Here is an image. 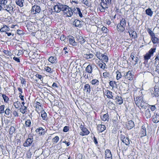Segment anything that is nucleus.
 Wrapping results in <instances>:
<instances>
[{
    "label": "nucleus",
    "instance_id": "obj_1",
    "mask_svg": "<svg viewBox=\"0 0 159 159\" xmlns=\"http://www.w3.org/2000/svg\"><path fill=\"white\" fill-rule=\"evenodd\" d=\"M135 102L136 105L140 108L146 109L148 105L144 100L142 96L137 97L134 98Z\"/></svg>",
    "mask_w": 159,
    "mask_h": 159
},
{
    "label": "nucleus",
    "instance_id": "obj_2",
    "mask_svg": "<svg viewBox=\"0 0 159 159\" xmlns=\"http://www.w3.org/2000/svg\"><path fill=\"white\" fill-rule=\"evenodd\" d=\"M126 25V22L125 19L122 18L120 20V22L117 25V31L120 32H123L125 30Z\"/></svg>",
    "mask_w": 159,
    "mask_h": 159
},
{
    "label": "nucleus",
    "instance_id": "obj_3",
    "mask_svg": "<svg viewBox=\"0 0 159 159\" xmlns=\"http://www.w3.org/2000/svg\"><path fill=\"white\" fill-rule=\"evenodd\" d=\"M134 75L133 72L131 70H129L126 72V74H125L123 75V78L127 79L130 80H132L133 79Z\"/></svg>",
    "mask_w": 159,
    "mask_h": 159
},
{
    "label": "nucleus",
    "instance_id": "obj_4",
    "mask_svg": "<svg viewBox=\"0 0 159 159\" xmlns=\"http://www.w3.org/2000/svg\"><path fill=\"white\" fill-rule=\"evenodd\" d=\"M33 142V136L31 135H29L28 138L23 144L24 147H28L30 146Z\"/></svg>",
    "mask_w": 159,
    "mask_h": 159
},
{
    "label": "nucleus",
    "instance_id": "obj_5",
    "mask_svg": "<svg viewBox=\"0 0 159 159\" xmlns=\"http://www.w3.org/2000/svg\"><path fill=\"white\" fill-rule=\"evenodd\" d=\"M41 11V8L39 6L35 4L32 7L31 11L33 14H36L39 13Z\"/></svg>",
    "mask_w": 159,
    "mask_h": 159
},
{
    "label": "nucleus",
    "instance_id": "obj_6",
    "mask_svg": "<svg viewBox=\"0 0 159 159\" xmlns=\"http://www.w3.org/2000/svg\"><path fill=\"white\" fill-rule=\"evenodd\" d=\"M67 39L70 44L73 46L77 45V43L75 41V38L73 36L69 35L67 37Z\"/></svg>",
    "mask_w": 159,
    "mask_h": 159
},
{
    "label": "nucleus",
    "instance_id": "obj_7",
    "mask_svg": "<svg viewBox=\"0 0 159 159\" xmlns=\"http://www.w3.org/2000/svg\"><path fill=\"white\" fill-rule=\"evenodd\" d=\"M120 139L123 143H125L126 145H128L130 144L129 140L128 137L125 136L124 135L121 134Z\"/></svg>",
    "mask_w": 159,
    "mask_h": 159
},
{
    "label": "nucleus",
    "instance_id": "obj_8",
    "mask_svg": "<svg viewBox=\"0 0 159 159\" xmlns=\"http://www.w3.org/2000/svg\"><path fill=\"white\" fill-rule=\"evenodd\" d=\"M104 94L106 95L107 98L110 99H114L115 97H113L112 93L108 90H105V91H103Z\"/></svg>",
    "mask_w": 159,
    "mask_h": 159
},
{
    "label": "nucleus",
    "instance_id": "obj_9",
    "mask_svg": "<svg viewBox=\"0 0 159 159\" xmlns=\"http://www.w3.org/2000/svg\"><path fill=\"white\" fill-rule=\"evenodd\" d=\"M63 15H65L67 17H70L73 15V12L71 9L69 7L66 11L63 13Z\"/></svg>",
    "mask_w": 159,
    "mask_h": 159
},
{
    "label": "nucleus",
    "instance_id": "obj_10",
    "mask_svg": "<svg viewBox=\"0 0 159 159\" xmlns=\"http://www.w3.org/2000/svg\"><path fill=\"white\" fill-rule=\"evenodd\" d=\"M94 68V66L92 64H89L86 68V71L88 73L91 74Z\"/></svg>",
    "mask_w": 159,
    "mask_h": 159
},
{
    "label": "nucleus",
    "instance_id": "obj_11",
    "mask_svg": "<svg viewBox=\"0 0 159 159\" xmlns=\"http://www.w3.org/2000/svg\"><path fill=\"white\" fill-rule=\"evenodd\" d=\"M3 9L7 11L8 12H11L13 11V8L10 4H7L3 7Z\"/></svg>",
    "mask_w": 159,
    "mask_h": 159
},
{
    "label": "nucleus",
    "instance_id": "obj_12",
    "mask_svg": "<svg viewBox=\"0 0 159 159\" xmlns=\"http://www.w3.org/2000/svg\"><path fill=\"white\" fill-rule=\"evenodd\" d=\"M139 134L141 135V137L146 135V129L144 125L142 126Z\"/></svg>",
    "mask_w": 159,
    "mask_h": 159
},
{
    "label": "nucleus",
    "instance_id": "obj_13",
    "mask_svg": "<svg viewBox=\"0 0 159 159\" xmlns=\"http://www.w3.org/2000/svg\"><path fill=\"white\" fill-rule=\"evenodd\" d=\"M62 4L58 3L54 7V9L56 12L59 13L61 11Z\"/></svg>",
    "mask_w": 159,
    "mask_h": 159
},
{
    "label": "nucleus",
    "instance_id": "obj_14",
    "mask_svg": "<svg viewBox=\"0 0 159 159\" xmlns=\"http://www.w3.org/2000/svg\"><path fill=\"white\" fill-rule=\"evenodd\" d=\"M81 130V131L80 133V134L81 136L87 135L89 133V131L86 127L82 129Z\"/></svg>",
    "mask_w": 159,
    "mask_h": 159
},
{
    "label": "nucleus",
    "instance_id": "obj_15",
    "mask_svg": "<svg viewBox=\"0 0 159 159\" xmlns=\"http://www.w3.org/2000/svg\"><path fill=\"white\" fill-rule=\"evenodd\" d=\"M153 121L155 123H157L159 121V114L154 113V115L152 116Z\"/></svg>",
    "mask_w": 159,
    "mask_h": 159
},
{
    "label": "nucleus",
    "instance_id": "obj_16",
    "mask_svg": "<svg viewBox=\"0 0 159 159\" xmlns=\"http://www.w3.org/2000/svg\"><path fill=\"white\" fill-rule=\"evenodd\" d=\"M78 42L81 44H82L84 43L86 41L85 39L86 38H84L81 36H78L77 37Z\"/></svg>",
    "mask_w": 159,
    "mask_h": 159
},
{
    "label": "nucleus",
    "instance_id": "obj_17",
    "mask_svg": "<svg viewBox=\"0 0 159 159\" xmlns=\"http://www.w3.org/2000/svg\"><path fill=\"white\" fill-rule=\"evenodd\" d=\"M134 123L132 120L128 121V123L126 124V127L129 130L132 129L134 127Z\"/></svg>",
    "mask_w": 159,
    "mask_h": 159
},
{
    "label": "nucleus",
    "instance_id": "obj_18",
    "mask_svg": "<svg viewBox=\"0 0 159 159\" xmlns=\"http://www.w3.org/2000/svg\"><path fill=\"white\" fill-rule=\"evenodd\" d=\"M153 113L149 109H147L145 111V116L147 119L150 118L151 117V115Z\"/></svg>",
    "mask_w": 159,
    "mask_h": 159
},
{
    "label": "nucleus",
    "instance_id": "obj_19",
    "mask_svg": "<svg viewBox=\"0 0 159 159\" xmlns=\"http://www.w3.org/2000/svg\"><path fill=\"white\" fill-rule=\"evenodd\" d=\"M117 103L119 104H121L123 103V100L122 97L120 96H117L116 97L114 98Z\"/></svg>",
    "mask_w": 159,
    "mask_h": 159
},
{
    "label": "nucleus",
    "instance_id": "obj_20",
    "mask_svg": "<svg viewBox=\"0 0 159 159\" xmlns=\"http://www.w3.org/2000/svg\"><path fill=\"white\" fill-rule=\"evenodd\" d=\"M105 126L104 125L99 124L98 125L97 129L99 132H102L106 129Z\"/></svg>",
    "mask_w": 159,
    "mask_h": 159
},
{
    "label": "nucleus",
    "instance_id": "obj_21",
    "mask_svg": "<svg viewBox=\"0 0 159 159\" xmlns=\"http://www.w3.org/2000/svg\"><path fill=\"white\" fill-rule=\"evenodd\" d=\"M94 55L92 53H90L89 52L86 53L84 54L83 57L86 59H91L93 58Z\"/></svg>",
    "mask_w": 159,
    "mask_h": 159
},
{
    "label": "nucleus",
    "instance_id": "obj_22",
    "mask_svg": "<svg viewBox=\"0 0 159 159\" xmlns=\"http://www.w3.org/2000/svg\"><path fill=\"white\" fill-rule=\"evenodd\" d=\"M35 131L37 133L40 135H43L45 132L44 129L41 127H40L36 129Z\"/></svg>",
    "mask_w": 159,
    "mask_h": 159
},
{
    "label": "nucleus",
    "instance_id": "obj_23",
    "mask_svg": "<svg viewBox=\"0 0 159 159\" xmlns=\"http://www.w3.org/2000/svg\"><path fill=\"white\" fill-rule=\"evenodd\" d=\"M154 92L153 94L156 97H159V89L158 86H155L154 88Z\"/></svg>",
    "mask_w": 159,
    "mask_h": 159
},
{
    "label": "nucleus",
    "instance_id": "obj_24",
    "mask_svg": "<svg viewBox=\"0 0 159 159\" xmlns=\"http://www.w3.org/2000/svg\"><path fill=\"white\" fill-rule=\"evenodd\" d=\"M105 159L112 158V154L109 150L106 149L105 151Z\"/></svg>",
    "mask_w": 159,
    "mask_h": 159
},
{
    "label": "nucleus",
    "instance_id": "obj_25",
    "mask_svg": "<svg viewBox=\"0 0 159 159\" xmlns=\"http://www.w3.org/2000/svg\"><path fill=\"white\" fill-rule=\"evenodd\" d=\"M38 18L39 20L41 21H43L44 20V17H46L45 15L43 12L39 13L38 15Z\"/></svg>",
    "mask_w": 159,
    "mask_h": 159
},
{
    "label": "nucleus",
    "instance_id": "obj_26",
    "mask_svg": "<svg viewBox=\"0 0 159 159\" xmlns=\"http://www.w3.org/2000/svg\"><path fill=\"white\" fill-rule=\"evenodd\" d=\"M148 62L147 61H145L143 62V63L145 64L144 69L146 70H149L151 69L150 63H148Z\"/></svg>",
    "mask_w": 159,
    "mask_h": 159
},
{
    "label": "nucleus",
    "instance_id": "obj_27",
    "mask_svg": "<svg viewBox=\"0 0 159 159\" xmlns=\"http://www.w3.org/2000/svg\"><path fill=\"white\" fill-rule=\"evenodd\" d=\"M73 25L75 26L80 27L81 26V22L77 19H75L73 23Z\"/></svg>",
    "mask_w": 159,
    "mask_h": 159
},
{
    "label": "nucleus",
    "instance_id": "obj_28",
    "mask_svg": "<svg viewBox=\"0 0 159 159\" xmlns=\"http://www.w3.org/2000/svg\"><path fill=\"white\" fill-rule=\"evenodd\" d=\"M24 0H16V3L18 6L20 7H22L24 6Z\"/></svg>",
    "mask_w": 159,
    "mask_h": 159
},
{
    "label": "nucleus",
    "instance_id": "obj_29",
    "mask_svg": "<svg viewBox=\"0 0 159 159\" xmlns=\"http://www.w3.org/2000/svg\"><path fill=\"white\" fill-rule=\"evenodd\" d=\"M48 61L52 63H56L57 62L56 57L55 56L50 57L49 58Z\"/></svg>",
    "mask_w": 159,
    "mask_h": 159
},
{
    "label": "nucleus",
    "instance_id": "obj_30",
    "mask_svg": "<svg viewBox=\"0 0 159 159\" xmlns=\"http://www.w3.org/2000/svg\"><path fill=\"white\" fill-rule=\"evenodd\" d=\"M5 113L7 116H8V117L11 116V111L9 108H7L5 111H4Z\"/></svg>",
    "mask_w": 159,
    "mask_h": 159
},
{
    "label": "nucleus",
    "instance_id": "obj_31",
    "mask_svg": "<svg viewBox=\"0 0 159 159\" xmlns=\"http://www.w3.org/2000/svg\"><path fill=\"white\" fill-rule=\"evenodd\" d=\"M41 116L43 119L44 120H46L47 119V115L44 110H42L41 111Z\"/></svg>",
    "mask_w": 159,
    "mask_h": 159
},
{
    "label": "nucleus",
    "instance_id": "obj_32",
    "mask_svg": "<svg viewBox=\"0 0 159 159\" xmlns=\"http://www.w3.org/2000/svg\"><path fill=\"white\" fill-rule=\"evenodd\" d=\"M86 90L87 92L89 93L90 92L91 89L90 86L88 84H86L84 86V90Z\"/></svg>",
    "mask_w": 159,
    "mask_h": 159
},
{
    "label": "nucleus",
    "instance_id": "obj_33",
    "mask_svg": "<svg viewBox=\"0 0 159 159\" xmlns=\"http://www.w3.org/2000/svg\"><path fill=\"white\" fill-rule=\"evenodd\" d=\"M145 13L147 15L150 16H152L153 14V11L150 8L147 9L145 10Z\"/></svg>",
    "mask_w": 159,
    "mask_h": 159
},
{
    "label": "nucleus",
    "instance_id": "obj_34",
    "mask_svg": "<svg viewBox=\"0 0 159 159\" xmlns=\"http://www.w3.org/2000/svg\"><path fill=\"white\" fill-rule=\"evenodd\" d=\"M102 120L104 121H108L109 119V115L108 113L104 114L101 117Z\"/></svg>",
    "mask_w": 159,
    "mask_h": 159
},
{
    "label": "nucleus",
    "instance_id": "obj_35",
    "mask_svg": "<svg viewBox=\"0 0 159 159\" xmlns=\"http://www.w3.org/2000/svg\"><path fill=\"white\" fill-rule=\"evenodd\" d=\"M9 30V28L6 25H3V27L0 29L1 32H4Z\"/></svg>",
    "mask_w": 159,
    "mask_h": 159
},
{
    "label": "nucleus",
    "instance_id": "obj_36",
    "mask_svg": "<svg viewBox=\"0 0 159 159\" xmlns=\"http://www.w3.org/2000/svg\"><path fill=\"white\" fill-rule=\"evenodd\" d=\"M44 69L45 71H46L47 72L52 73L53 72V70L52 69H51L50 67H48V66H45L44 67Z\"/></svg>",
    "mask_w": 159,
    "mask_h": 159
},
{
    "label": "nucleus",
    "instance_id": "obj_37",
    "mask_svg": "<svg viewBox=\"0 0 159 159\" xmlns=\"http://www.w3.org/2000/svg\"><path fill=\"white\" fill-rule=\"evenodd\" d=\"M109 84L110 86L112 87L113 89L116 87V83L114 81H110Z\"/></svg>",
    "mask_w": 159,
    "mask_h": 159
},
{
    "label": "nucleus",
    "instance_id": "obj_38",
    "mask_svg": "<svg viewBox=\"0 0 159 159\" xmlns=\"http://www.w3.org/2000/svg\"><path fill=\"white\" fill-rule=\"evenodd\" d=\"M151 38L152 41L154 44H155L157 43L158 39L157 38L155 37V35Z\"/></svg>",
    "mask_w": 159,
    "mask_h": 159
},
{
    "label": "nucleus",
    "instance_id": "obj_39",
    "mask_svg": "<svg viewBox=\"0 0 159 159\" xmlns=\"http://www.w3.org/2000/svg\"><path fill=\"white\" fill-rule=\"evenodd\" d=\"M156 50V48H151L149 51L148 53L152 56L153 54L155 52Z\"/></svg>",
    "mask_w": 159,
    "mask_h": 159
},
{
    "label": "nucleus",
    "instance_id": "obj_40",
    "mask_svg": "<svg viewBox=\"0 0 159 159\" xmlns=\"http://www.w3.org/2000/svg\"><path fill=\"white\" fill-rule=\"evenodd\" d=\"M98 65L100 68L102 69H104L105 68V66H106V64L104 62H102V63L99 62L98 63Z\"/></svg>",
    "mask_w": 159,
    "mask_h": 159
},
{
    "label": "nucleus",
    "instance_id": "obj_41",
    "mask_svg": "<svg viewBox=\"0 0 159 159\" xmlns=\"http://www.w3.org/2000/svg\"><path fill=\"white\" fill-rule=\"evenodd\" d=\"M116 79L118 80H119L120 78H121L122 77H123V75H122L121 73L118 70L116 71Z\"/></svg>",
    "mask_w": 159,
    "mask_h": 159
},
{
    "label": "nucleus",
    "instance_id": "obj_42",
    "mask_svg": "<svg viewBox=\"0 0 159 159\" xmlns=\"http://www.w3.org/2000/svg\"><path fill=\"white\" fill-rule=\"evenodd\" d=\"M101 60H102L105 62H107L108 61V58L104 54H102V58H101Z\"/></svg>",
    "mask_w": 159,
    "mask_h": 159
},
{
    "label": "nucleus",
    "instance_id": "obj_43",
    "mask_svg": "<svg viewBox=\"0 0 159 159\" xmlns=\"http://www.w3.org/2000/svg\"><path fill=\"white\" fill-rule=\"evenodd\" d=\"M31 124V122L30 120L28 119L25 121V126L26 127H30Z\"/></svg>",
    "mask_w": 159,
    "mask_h": 159
},
{
    "label": "nucleus",
    "instance_id": "obj_44",
    "mask_svg": "<svg viewBox=\"0 0 159 159\" xmlns=\"http://www.w3.org/2000/svg\"><path fill=\"white\" fill-rule=\"evenodd\" d=\"M99 81L97 79H93V80L91 81V83L93 85L97 84L98 85L99 84Z\"/></svg>",
    "mask_w": 159,
    "mask_h": 159
},
{
    "label": "nucleus",
    "instance_id": "obj_45",
    "mask_svg": "<svg viewBox=\"0 0 159 159\" xmlns=\"http://www.w3.org/2000/svg\"><path fill=\"white\" fill-rule=\"evenodd\" d=\"M68 7L69 6L67 5L62 4L61 11H63V13L65 11L67 10Z\"/></svg>",
    "mask_w": 159,
    "mask_h": 159
},
{
    "label": "nucleus",
    "instance_id": "obj_46",
    "mask_svg": "<svg viewBox=\"0 0 159 159\" xmlns=\"http://www.w3.org/2000/svg\"><path fill=\"white\" fill-rule=\"evenodd\" d=\"M151 56L148 53H147L144 57V59L145 61H147L151 57Z\"/></svg>",
    "mask_w": 159,
    "mask_h": 159
},
{
    "label": "nucleus",
    "instance_id": "obj_47",
    "mask_svg": "<svg viewBox=\"0 0 159 159\" xmlns=\"http://www.w3.org/2000/svg\"><path fill=\"white\" fill-rule=\"evenodd\" d=\"M147 31L151 37L155 35L154 33L150 29L148 28L147 29Z\"/></svg>",
    "mask_w": 159,
    "mask_h": 159
},
{
    "label": "nucleus",
    "instance_id": "obj_48",
    "mask_svg": "<svg viewBox=\"0 0 159 159\" xmlns=\"http://www.w3.org/2000/svg\"><path fill=\"white\" fill-rule=\"evenodd\" d=\"M0 4L2 6H5L7 3V0H1L0 1Z\"/></svg>",
    "mask_w": 159,
    "mask_h": 159
},
{
    "label": "nucleus",
    "instance_id": "obj_49",
    "mask_svg": "<svg viewBox=\"0 0 159 159\" xmlns=\"http://www.w3.org/2000/svg\"><path fill=\"white\" fill-rule=\"evenodd\" d=\"M2 97L5 102H7V101H9V98L6 95L2 94Z\"/></svg>",
    "mask_w": 159,
    "mask_h": 159
},
{
    "label": "nucleus",
    "instance_id": "obj_50",
    "mask_svg": "<svg viewBox=\"0 0 159 159\" xmlns=\"http://www.w3.org/2000/svg\"><path fill=\"white\" fill-rule=\"evenodd\" d=\"M59 140V137L58 136H56L52 139L53 142L54 143H57Z\"/></svg>",
    "mask_w": 159,
    "mask_h": 159
},
{
    "label": "nucleus",
    "instance_id": "obj_51",
    "mask_svg": "<svg viewBox=\"0 0 159 159\" xmlns=\"http://www.w3.org/2000/svg\"><path fill=\"white\" fill-rule=\"evenodd\" d=\"M20 111L23 114L25 113L26 111V107L24 106L23 107L21 108L20 109Z\"/></svg>",
    "mask_w": 159,
    "mask_h": 159
},
{
    "label": "nucleus",
    "instance_id": "obj_52",
    "mask_svg": "<svg viewBox=\"0 0 159 159\" xmlns=\"http://www.w3.org/2000/svg\"><path fill=\"white\" fill-rule=\"evenodd\" d=\"M102 54L100 52H98L96 53V56L99 59H100L102 58Z\"/></svg>",
    "mask_w": 159,
    "mask_h": 159
},
{
    "label": "nucleus",
    "instance_id": "obj_53",
    "mask_svg": "<svg viewBox=\"0 0 159 159\" xmlns=\"http://www.w3.org/2000/svg\"><path fill=\"white\" fill-rule=\"evenodd\" d=\"M5 105H2L0 106V113L2 114L4 112V109Z\"/></svg>",
    "mask_w": 159,
    "mask_h": 159
},
{
    "label": "nucleus",
    "instance_id": "obj_54",
    "mask_svg": "<svg viewBox=\"0 0 159 159\" xmlns=\"http://www.w3.org/2000/svg\"><path fill=\"white\" fill-rule=\"evenodd\" d=\"M9 129V134H12L13 133H14L15 131V128L14 126H11Z\"/></svg>",
    "mask_w": 159,
    "mask_h": 159
},
{
    "label": "nucleus",
    "instance_id": "obj_55",
    "mask_svg": "<svg viewBox=\"0 0 159 159\" xmlns=\"http://www.w3.org/2000/svg\"><path fill=\"white\" fill-rule=\"evenodd\" d=\"M20 105V102L18 101H17L14 103V106L16 108H18Z\"/></svg>",
    "mask_w": 159,
    "mask_h": 159
},
{
    "label": "nucleus",
    "instance_id": "obj_56",
    "mask_svg": "<svg viewBox=\"0 0 159 159\" xmlns=\"http://www.w3.org/2000/svg\"><path fill=\"white\" fill-rule=\"evenodd\" d=\"M132 35V37H134V38L137 37V34L135 31H133L131 33V35Z\"/></svg>",
    "mask_w": 159,
    "mask_h": 159
},
{
    "label": "nucleus",
    "instance_id": "obj_57",
    "mask_svg": "<svg viewBox=\"0 0 159 159\" xmlns=\"http://www.w3.org/2000/svg\"><path fill=\"white\" fill-rule=\"evenodd\" d=\"M102 2H101L102 5H104L105 7H108L107 5V2L106 0H101Z\"/></svg>",
    "mask_w": 159,
    "mask_h": 159
},
{
    "label": "nucleus",
    "instance_id": "obj_58",
    "mask_svg": "<svg viewBox=\"0 0 159 159\" xmlns=\"http://www.w3.org/2000/svg\"><path fill=\"white\" fill-rule=\"evenodd\" d=\"M77 12H78V13L77 14H78L79 16L80 17H83L82 14L80 11V10L79 8H77Z\"/></svg>",
    "mask_w": 159,
    "mask_h": 159
},
{
    "label": "nucleus",
    "instance_id": "obj_59",
    "mask_svg": "<svg viewBox=\"0 0 159 159\" xmlns=\"http://www.w3.org/2000/svg\"><path fill=\"white\" fill-rule=\"evenodd\" d=\"M103 76L105 77H107L110 76V74L109 72H106L103 73Z\"/></svg>",
    "mask_w": 159,
    "mask_h": 159
},
{
    "label": "nucleus",
    "instance_id": "obj_60",
    "mask_svg": "<svg viewBox=\"0 0 159 159\" xmlns=\"http://www.w3.org/2000/svg\"><path fill=\"white\" fill-rule=\"evenodd\" d=\"M102 30L103 33H107L108 30L107 28L104 26H103L102 28Z\"/></svg>",
    "mask_w": 159,
    "mask_h": 159
},
{
    "label": "nucleus",
    "instance_id": "obj_61",
    "mask_svg": "<svg viewBox=\"0 0 159 159\" xmlns=\"http://www.w3.org/2000/svg\"><path fill=\"white\" fill-rule=\"evenodd\" d=\"M82 2L84 4L88 6H89L90 4L89 2L87 0H83Z\"/></svg>",
    "mask_w": 159,
    "mask_h": 159
},
{
    "label": "nucleus",
    "instance_id": "obj_62",
    "mask_svg": "<svg viewBox=\"0 0 159 159\" xmlns=\"http://www.w3.org/2000/svg\"><path fill=\"white\" fill-rule=\"evenodd\" d=\"M69 129V127L68 126H65L63 129V131L64 132H66L68 131Z\"/></svg>",
    "mask_w": 159,
    "mask_h": 159
},
{
    "label": "nucleus",
    "instance_id": "obj_63",
    "mask_svg": "<svg viewBox=\"0 0 159 159\" xmlns=\"http://www.w3.org/2000/svg\"><path fill=\"white\" fill-rule=\"evenodd\" d=\"M46 45L48 46H52L53 45V43L50 41H48L46 42Z\"/></svg>",
    "mask_w": 159,
    "mask_h": 159
},
{
    "label": "nucleus",
    "instance_id": "obj_64",
    "mask_svg": "<svg viewBox=\"0 0 159 159\" xmlns=\"http://www.w3.org/2000/svg\"><path fill=\"white\" fill-rule=\"evenodd\" d=\"M155 71L159 74V65H156Z\"/></svg>",
    "mask_w": 159,
    "mask_h": 159
}]
</instances>
